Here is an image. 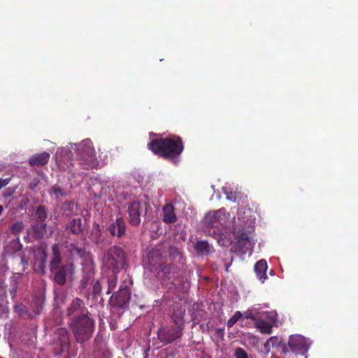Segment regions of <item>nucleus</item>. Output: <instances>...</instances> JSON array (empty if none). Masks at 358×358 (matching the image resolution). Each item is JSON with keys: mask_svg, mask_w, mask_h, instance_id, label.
Returning <instances> with one entry per match:
<instances>
[{"mask_svg": "<svg viewBox=\"0 0 358 358\" xmlns=\"http://www.w3.org/2000/svg\"><path fill=\"white\" fill-rule=\"evenodd\" d=\"M23 224L22 222H15V224H13L11 227V231L14 233V234H17L19 233L20 231H21L23 229Z\"/></svg>", "mask_w": 358, "mask_h": 358, "instance_id": "nucleus-32", "label": "nucleus"}, {"mask_svg": "<svg viewBox=\"0 0 358 358\" xmlns=\"http://www.w3.org/2000/svg\"><path fill=\"white\" fill-rule=\"evenodd\" d=\"M13 244L16 245V248H15V250H20V244H19L18 240L14 241H13Z\"/></svg>", "mask_w": 358, "mask_h": 358, "instance_id": "nucleus-38", "label": "nucleus"}, {"mask_svg": "<svg viewBox=\"0 0 358 358\" xmlns=\"http://www.w3.org/2000/svg\"><path fill=\"white\" fill-rule=\"evenodd\" d=\"M82 305V301L79 299H75L72 301L70 306L68 308V315H72L75 311L78 310Z\"/></svg>", "mask_w": 358, "mask_h": 358, "instance_id": "nucleus-24", "label": "nucleus"}, {"mask_svg": "<svg viewBox=\"0 0 358 358\" xmlns=\"http://www.w3.org/2000/svg\"><path fill=\"white\" fill-rule=\"evenodd\" d=\"M260 314V306H255L248 310L245 313V317L256 320L255 326L262 334H270L272 332L273 324L265 321L259 317Z\"/></svg>", "mask_w": 358, "mask_h": 358, "instance_id": "nucleus-8", "label": "nucleus"}, {"mask_svg": "<svg viewBox=\"0 0 358 358\" xmlns=\"http://www.w3.org/2000/svg\"><path fill=\"white\" fill-rule=\"evenodd\" d=\"M194 248L198 252L202 254H209L212 251V247L204 241H197Z\"/></svg>", "mask_w": 358, "mask_h": 358, "instance_id": "nucleus-20", "label": "nucleus"}, {"mask_svg": "<svg viewBox=\"0 0 358 358\" xmlns=\"http://www.w3.org/2000/svg\"><path fill=\"white\" fill-rule=\"evenodd\" d=\"M35 259L34 269L35 271L45 273L47 255L43 247H40L34 252Z\"/></svg>", "mask_w": 358, "mask_h": 358, "instance_id": "nucleus-13", "label": "nucleus"}, {"mask_svg": "<svg viewBox=\"0 0 358 358\" xmlns=\"http://www.w3.org/2000/svg\"><path fill=\"white\" fill-rule=\"evenodd\" d=\"M36 185H37V182L34 181V182H31V183L29 184V187H30L31 189H33V188H34V187L36 186Z\"/></svg>", "mask_w": 358, "mask_h": 358, "instance_id": "nucleus-39", "label": "nucleus"}, {"mask_svg": "<svg viewBox=\"0 0 358 358\" xmlns=\"http://www.w3.org/2000/svg\"><path fill=\"white\" fill-rule=\"evenodd\" d=\"M247 223L248 221L239 217L237 222L235 217L224 208L209 211L203 219L205 231L216 236L218 243L223 246L231 244L236 238H244L243 230Z\"/></svg>", "mask_w": 358, "mask_h": 358, "instance_id": "nucleus-1", "label": "nucleus"}, {"mask_svg": "<svg viewBox=\"0 0 358 358\" xmlns=\"http://www.w3.org/2000/svg\"><path fill=\"white\" fill-rule=\"evenodd\" d=\"M69 250H70L71 255L72 256H74L76 255H78V256L83 257L84 251H83L81 249H79V248L75 247L74 245H71Z\"/></svg>", "mask_w": 358, "mask_h": 358, "instance_id": "nucleus-33", "label": "nucleus"}, {"mask_svg": "<svg viewBox=\"0 0 358 358\" xmlns=\"http://www.w3.org/2000/svg\"><path fill=\"white\" fill-rule=\"evenodd\" d=\"M229 267V264H225V268H226V271H228Z\"/></svg>", "mask_w": 358, "mask_h": 358, "instance_id": "nucleus-41", "label": "nucleus"}, {"mask_svg": "<svg viewBox=\"0 0 358 358\" xmlns=\"http://www.w3.org/2000/svg\"><path fill=\"white\" fill-rule=\"evenodd\" d=\"M144 210V203H140L138 201H134L130 203L127 208L130 224L134 226L138 225L141 222V213Z\"/></svg>", "mask_w": 358, "mask_h": 358, "instance_id": "nucleus-11", "label": "nucleus"}, {"mask_svg": "<svg viewBox=\"0 0 358 358\" xmlns=\"http://www.w3.org/2000/svg\"><path fill=\"white\" fill-rule=\"evenodd\" d=\"M149 264L154 268L155 271H162L166 272L165 266L163 264L162 258L160 255H157L155 259L154 254L150 252L148 257Z\"/></svg>", "mask_w": 358, "mask_h": 358, "instance_id": "nucleus-18", "label": "nucleus"}, {"mask_svg": "<svg viewBox=\"0 0 358 358\" xmlns=\"http://www.w3.org/2000/svg\"><path fill=\"white\" fill-rule=\"evenodd\" d=\"M288 345L293 352L304 355L308 352L311 342L301 335H295L289 337Z\"/></svg>", "mask_w": 358, "mask_h": 358, "instance_id": "nucleus-9", "label": "nucleus"}, {"mask_svg": "<svg viewBox=\"0 0 358 358\" xmlns=\"http://www.w3.org/2000/svg\"><path fill=\"white\" fill-rule=\"evenodd\" d=\"M163 220L166 223H172L176 220V215L172 204L168 203L163 207Z\"/></svg>", "mask_w": 358, "mask_h": 358, "instance_id": "nucleus-17", "label": "nucleus"}, {"mask_svg": "<svg viewBox=\"0 0 358 358\" xmlns=\"http://www.w3.org/2000/svg\"><path fill=\"white\" fill-rule=\"evenodd\" d=\"M10 180V178H5V179L0 178V189L2 187L7 185L9 183Z\"/></svg>", "mask_w": 358, "mask_h": 358, "instance_id": "nucleus-37", "label": "nucleus"}, {"mask_svg": "<svg viewBox=\"0 0 358 358\" xmlns=\"http://www.w3.org/2000/svg\"><path fill=\"white\" fill-rule=\"evenodd\" d=\"M122 295V299L120 300V305L125 306L129 303V292L127 288H120L119 293L117 294V297H120Z\"/></svg>", "mask_w": 358, "mask_h": 358, "instance_id": "nucleus-23", "label": "nucleus"}, {"mask_svg": "<svg viewBox=\"0 0 358 358\" xmlns=\"http://www.w3.org/2000/svg\"><path fill=\"white\" fill-rule=\"evenodd\" d=\"M83 262L84 276L81 280V288L85 289L88 283H93L94 292L97 294L101 291V286L98 280L91 282L94 273V268L92 259L90 255H86Z\"/></svg>", "mask_w": 358, "mask_h": 358, "instance_id": "nucleus-7", "label": "nucleus"}, {"mask_svg": "<svg viewBox=\"0 0 358 358\" xmlns=\"http://www.w3.org/2000/svg\"><path fill=\"white\" fill-rule=\"evenodd\" d=\"M148 147L155 154L166 157L176 164L178 162V157L183 150L182 141L178 136L153 140Z\"/></svg>", "mask_w": 358, "mask_h": 358, "instance_id": "nucleus-3", "label": "nucleus"}, {"mask_svg": "<svg viewBox=\"0 0 358 358\" xmlns=\"http://www.w3.org/2000/svg\"><path fill=\"white\" fill-rule=\"evenodd\" d=\"M67 229L73 234H78L83 231V224L80 219H73L67 225Z\"/></svg>", "mask_w": 358, "mask_h": 358, "instance_id": "nucleus-19", "label": "nucleus"}, {"mask_svg": "<svg viewBox=\"0 0 358 358\" xmlns=\"http://www.w3.org/2000/svg\"><path fill=\"white\" fill-rule=\"evenodd\" d=\"M55 353L59 355L68 349L69 346V336L66 329L59 328L54 334Z\"/></svg>", "mask_w": 358, "mask_h": 358, "instance_id": "nucleus-10", "label": "nucleus"}, {"mask_svg": "<svg viewBox=\"0 0 358 358\" xmlns=\"http://www.w3.org/2000/svg\"><path fill=\"white\" fill-rule=\"evenodd\" d=\"M108 293L111 292L113 289L115 287V285L117 284V277L116 275H113L108 279Z\"/></svg>", "mask_w": 358, "mask_h": 358, "instance_id": "nucleus-31", "label": "nucleus"}, {"mask_svg": "<svg viewBox=\"0 0 358 358\" xmlns=\"http://www.w3.org/2000/svg\"><path fill=\"white\" fill-rule=\"evenodd\" d=\"M223 190L224 194H226L227 199L233 202H236L237 200L240 198V195L238 192L233 193L231 191H228L227 187H224Z\"/></svg>", "mask_w": 358, "mask_h": 358, "instance_id": "nucleus-28", "label": "nucleus"}, {"mask_svg": "<svg viewBox=\"0 0 358 358\" xmlns=\"http://www.w3.org/2000/svg\"><path fill=\"white\" fill-rule=\"evenodd\" d=\"M21 262L23 265L27 264V262L24 258L21 259Z\"/></svg>", "mask_w": 358, "mask_h": 358, "instance_id": "nucleus-40", "label": "nucleus"}, {"mask_svg": "<svg viewBox=\"0 0 358 358\" xmlns=\"http://www.w3.org/2000/svg\"><path fill=\"white\" fill-rule=\"evenodd\" d=\"M267 263L266 260L261 259L258 261L255 265V271L258 279L264 282L266 279Z\"/></svg>", "mask_w": 358, "mask_h": 358, "instance_id": "nucleus-15", "label": "nucleus"}, {"mask_svg": "<svg viewBox=\"0 0 358 358\" xmlns=\"http://www.w3.org/2000/svg\"><path fill=\"white\" fill-rule=\"evenodd\" d=\"M184 315L185 310L182 308L174 310L172 319L178 327L174 330L173 335L170 334L167 338H165L166 343H171L181 336L180 326L184 323Z\"/></svg>", "mask_w": 358, "mask_h": 358, "instance_id": "nucleus-12", "label": "nucleus"}, {"mask_svg": "<svg viewBox=\"0 0 358 358\" xmlns=\"http://www.w3.org/2000/svg\"><path fill=\"white\" fill-rule=\"evenodd\" d=\"M70 152L72 157H74L79 163L88 167H95L99 165L94 148L90 139L87 138L79 143H71L66 148H59L55 155L58 165L64 168L61 163L64 155Z\"/></svg>", "mask_w": 358, "mask_h": 358, "instance_id": "nucleus-2", "label": "nucleus"}, {"mask_svg": "<svg viewBox=\"0 0 358 358\" xmlns=\"http://www.w3.org/2000/svg\"><path fill=\"white\" fill-rule=\"evenodd\" d=\"M36 215L41 221V223H43L47 217L46 209L43 206L38 207L36 210Z\"/></svg>", "mask_w": 358, "mask_h": 358, "instance_id": "nucleus-30", "label": "nucleus"}, {"mask_svg": "<svg viewBox=\"0 0 358 358\" xmlns=\"http://www.w3.org/2000/svg\"><path fill=\"white\" fill-rule=\"evenodd\" d=\"M3 210V208L2 206L0 205V215L2 213Z\"/></svg>", "mask_w": 358, "mask_h": 358, "instance_id": "nucleus-42", "label": "nucleus"}, {"mask_svg": "<svg viewBox=\"0 0 358 358\" xmlns=\"http://www.w3.org/2000/svg\"><path fill=\"white\" fill-rule=\"evenodd\" d=\"M75 207V203L73 202H67L64 204V209H69L70 211H72Z\"/></svg>", "mask_w": 358, "mask_h": 358, "instance_id": "nucleus-36", "label": "nucleus"}, {"mask_svg": "<svg viewBox=\"0 0 358 358\" xmlns=\"http://www.w3.org/2000/svg\"><path fill=\"white\" fill-rule=\"evenodd\" d=\"M71 326L76 341L82 343L92 336L94 320L88 315H84L73 320Z\"/></svg>", "mask_w": 358, "mask_h": 358, "instance_id": "nucleus-5", "label": "nucleus"}, {"mask_svg": "<svg viewBox=\"0 0 358 358\" xmlns=\"http://www.w3.org/2000/svg\"><path fill=\"white\" fill-rule=\"evenodd\" d=\"M242 313L240 311H236L235 314L228 320L227 327L229 328L233 327L237 321L242 317Z\"/></svg>", "mask_w": 358, "mask_h": 358, "instance_id": "nucleus-29", "label": "nucleus"}, {"mask_svg": "<svg viewBox=\"0 0 358 358\" xmlns=\"http://www.w3.org/2000/svg\"><path fill=\"white\" fill-rule=\"evenodd\" d=\"M12 292H13V294H15V293L16 292V289H13Z\"/></svg>", "mask_w": 358, "mask_h": 358, "instance_id": "nucleus-44", "label": "nucleus"}, {"mask_svg": "<svg viewBox=\"0 0 358 358\" xmlns=\"http://www.w3.org/2000/svg\"><path fill=\"white\" fill-rule=\"evenodd\" d=\"M15 311L23 317H33L34 315L29 313L27 308L22 304H17L15 306Z\"/></svg>", "mask_w": 358, "mask_h": 358, "instance_id": "nucleus-27", "label": "nucleus"}, {"mask_svg": "<svg viewBox=\"0 0 358 358\" xmlns=\"http://www.w3.org/2000/svg\"><path fill=\"white\" fill-rule=\"evenodd\" d=\"M43 302V300L41 297L37 300L36 307L34 310V315H38L40 313L41 310L42 308Z\"/></svg>", "mask_w": 358, "mask_h": 358, "instance_id": "nucleus-35", "label": "nucleus"}, {"mask_svg": "<svg viewBox=\"0 0 358 358\" xmlns=\"http://www.w3.org/2000/svg\"><path fill=\"white\" fill-rule=\"evenodd\" d=\"M235 357L236 358H248V355L241 348H237L235 352Z\"/></svg>", "mask_w": 358, "mask_h": 358, "instance_id": "nucleus-34", "label": "nucleus"}, {"mask_svg": "<svg viewBox=\"0 0 358 358\" xmlns=\"http://www.w3.org/2000/svg\"><path fill=\"white\" fill-rule=\"evenodd\" d=\"M281 339L277 336L271 337L264 344V348L266 352H270L271 348H274L280 345Z\"/></svg>", "mask_w": 358, "mask_h": 358, "instance_id": "nucleus-22", "label": "nucleus"}, {"mask_svg": "<svg viewBox=\"0 0 358 358\" xmlns=\"http://www.w3.org/2000/svg\"><path fill=\"white\" fill-rule=\"evenodd\" d=\"M34 235L37 238H41L43 236L45 230V224L44 223L37 224L32 227Z\"/></svg>", "mask_w": 358, "mask_h": 358, "instance_id": "nucleus-26", "label": "nucleus"}, {"mask_svg": "<svg viewBox=\"0 0 358 358\" xmlns=\"http://www.w3.org/2000/svg\"><path fill=\"white\" fill-rule=\"evenodd\" d=\"M103 264L107 268L113 270V273L116 269L122 268L126 264L123 250L116 246L112 247L104 255Z\"/></svg>", "mask_w": 358, "mask_h": 358, "instance_id": "nucleus-6", "label": "nucleus"}, {"mask_svg": "<svg viewBox=\"0 0 358 358\" xmlns=\"http://www.w3.org/2000/svg\"><path fill=\"white\" fill-rule=\"evenodd\" d=\"M61 247L59 244H55L52 247V257L50 261V270L54 273V279L58 285H64L66 278L74 272V266L72 263H68L64 266L61 264Z\"/></svg>", "mask_w": 358, "mask_h": 358, "instance_id": "nucleus-4", "label": "nucleus"}, {"mask_svg": "<svg viewBox=\"0 0 358 358\" xmlns=\"http://www.w3.org/2000/svg\"><path fill=\"white\" fill-rule=\"evenodd\" d=\"M0 358H1V357H0Z\"/></svg>", "mask_w": 358, "mask_h": 358, "instance_id": "nucleus-45", "label": "nucleus"}, {"mask_svg": "<svg viewBox=\"0 0 358 358\" xmlns=\"http://www.w3.org/2000/svg\"><path fill=\"white\" fill-rule=\"evenodd\" d=\"M109 231L113 236H122L125 233V223L122 218H117L109 227Z\"/></svg>", "mask_w": 358, "mask_h": 358, "instance_id": "nucleus-14", "label": "nucleus"}, {"mask_svg": "<svg viewBox=\"0 0 358 358\" xmlns=\"http://www.w3.org/2000/svg\"><path fill=\"white\" fill-rule=\"evenodd\" d=\"M50 194L52 198L58 199L65 195V192L59 186L55 185L50 191Z\"/></svg>", "mask_w": 358, "mask_h": 358, "instance_id": "nucleus-25", "label": "nucleus"}, {"mask_svg": "<svg viewBox=\"0 0 358 358\" xmlns=\"http://www.w3.org/2000/svg\"><path fill=\"white\" fill-rule=\"evenodd\" d=\"M270 274H271V275H274V272H273V271H272V270H271V271H270Z\"/></svg>", "mask_w": 358, "mask_h": 358, "instance_id": "nucleus-43", "label": "nucleus"}, {"mask_svg": "<svg viewBox=\"0 0 358 358\" xmlns=\"http://www.w3.org/2000/svg\"><path fill=\"white\" fill-rule=\"evenodd\" d=\"M50 159V154L46 152L33 155L29 159V164L31 166H43L47 164Z\"/></svg>", "mask_w": 358, "mask_h": 358, "instance_id": "nucleus-16", "label": "nucleus"}, {"mask_svg": "<svg viewBox=\"0 0 358 358\" xmlns=\"http://www.w3.org/2000/svg\"><path fill=\"white\" fill-rule=\"evenodd\" d=\"M259 317L262 319H267V322L273 324L276 322L278 314L275 311H263L260 309Z\"/></svg>", "mask_w": 358, "mask_h": 358, "instance_id": "nucleus-21", "label": "nucleus"}]
</instances>
